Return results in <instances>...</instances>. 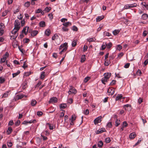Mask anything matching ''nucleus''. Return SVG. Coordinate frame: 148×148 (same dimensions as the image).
Listing matches in <instances>:
<instances>
[{
  "instance_id": "f257e3e1",
  "label": "nucleus",
  "mask_w": 148,
  "mask_h": 148,
  "mask_svg": "<svg viewBox=\"0 0 148 148\" xmlns=\"http://www.w3.org/2000/svg\"><path fill=\"white\" fill-rule=\"evenodd\" d=\"M111 75V73H106L104 74V77L102 78L101 82L102 83L105 84H106L105 82H107L108 80L110 78Z\"/></svg>"
},
{
  "instance_id": "f03ea898",
  "label": "nucleus",
  "mask_w": 148,
  "mask_h": 148,
  "mask_svg": "<svg viewBox=\"0 0 148 148\" xmlns=\"http://www.w3.org/2000/svg\"><path fill=\"white\" fill-rule=\"evenodd\" d=\"M102 118L101 116H100L96 118L94 121V122L95 125L97 124L98 123H100L101 121V119Z\"/></svg>"
},
{
  "instance_id": "7ed1b4c3",
  "label": "nucleus",
  "mask_w": 148,
  "mask_h": 148,
  "mask_svg": "<svg viewBox=\"0 0 148 148\" xmlns=\"http://www.w3.org/2000/svg\"><path fill=\"white\" fill-rule=\"evenodd\" d=\"M18 31L17 30H14V29H13L11 33L13 34V35L12 36L13 37V39H15L18 36V34L17 33Z\"/></svg>"
},
{
  "instance_id": "20e7f679",
  "label": "nucleus",
  "mask_w": 148,
  "mask_h": 148,
  "mask_svg": "<svg viewBox=\"0 0 148 148\" xmlns=\"http://www.w3.org/2000/svg\"><path fill=\"white\" fill-rule=\"evenodd\" d=\"M77 92L76 90L73 87H71V88H70L68 92L69 94H75Z\"/></svg>"
},
{
  "instance_id": "39448f33",
  "label": "nucleus",
  "mask_w": 148,
  "mask_h": 148,
  "mask_svg": "<svg viewBox=\"0 0 148 148\" xmlns=\"http://www.w3.org/2000/svg\"><path fill=\"white\" fill-rule=\"evenodd\" d=\"M68 46L67 45V43L66 42H65L63 44H62L59 47V49H64L65 48H66V50L67 49Z\"/></svg>"
},
{
  "instance_id": "423d86ee",
  "label": "nucleus",
  "mask_w": 148,
  "mask_h": 148,
  "mask_svg": "<svg viewBox=\"0 0 148 148\" xmlns=\"http://www.w3.org/2000/svg\"><path fill=\"white\" fill-rule=\"evenodd\" d=\"M58 102V99L56 97H53L50 99L49 102L50 103H56Z\"/></svg>"
},
{
  "instance_id": "0eeeda50",
  "label": "nucleus",
  "mask_w": 148,
  "mask_h": 148,
  "mask_svg": "<svg viewBox=\"0 0 148 148\" xmlns=\"http://www.w3.org/2000/svg\"><path fill=\"white\" fill-rule=\"evenodd\" d=\"M29 29V27L26 26L24 27L22 31V33H24L25 35L27 34Z\"/></svg>"
},
{
  "instance_id": "6e6552de",
  "label": "nucleus",
  "mask_w": 148,
  "mask_h": 148,
  "mask_svg": "<svg viewBox=\"0 0 148 148\" xmlns=\"http://www.w3.org/2000/svg\"><path fill=\"white\" fill-rule=\"evenodd\" d=\"M107 92L109 93V95H113L114 92V89L113 88H109L107 90Z\"/></svg>"
},
{
  "instance_id": "1a4fd4ad",
  "label": "nucleus",
  "mask_w": 148,
  "mask_h": 148,
  "mask_svg": "<svg viewBox=\"0 0 148 148\" xmlns=\"http://www.w3.org/2000/svg\"><path fill=\"white\" fill-rule=\"evenodd\" d=\"M106 131L105 129L104 128H102L99 129L97 130L96 133L97 134H101L103 132Z\"/></svg>"
},
{
  "instance_id": "9d476101",
  "label": "nucleus",
  "mask_w": 148,
  "mask_h": 148,
  "mask_svg": "<svg viewBox=\"0 0 148 148\" xmlns=\"http://www.w3.org/2000/svg\"><path fill=\"white\" fill-rule=\"evenodd\" d=\"M36 121V120L35 119H34L33 120H31L29 121H24L23 122L22 124L26 125H27L28 123H34V121Z\"/></svg>"
},
{
  "instance_id": "9b49d317",
  "label": "nucleus",
  "mask_w": 148,
  "mask_h": 148,
  "mask_svg": "<svg viewBox=\"0 0 148 148\" xmlns=\"http://www.w3.org/2000/svg\"><path fill=\"white\" fill-rule=\"evenodd\" d=\"M136 136V133L134 132H133L130 134L129 137L130 140H132L134 139Z\"/></svg>"
},
{
  "instance_id": "f8f14e48",
  "label": "nucleus",
  "mask_w": 148,
  "mask_h": 148,
  "mask_svg": "<svg viewBox=\"0 0 148 148\" xmlns=\"http://www.w3.org/2000/svg\"><path fill=\"white\" fill-rule=\"evenodd\" d=\"M141 18L144 20H146L148 18V15L146 13H144L142 16Z\"/></svg>"
},
{
  "instance_id": "ddd939ff",
  "label": "nucleus",
  "mask_w": 148,
  "mask_h": 148,
  "mask_svg": "<svg viewBox=\"0 0 148 148\" xmlns=\"http://www.w3.org/2000/svg\"><path fill=\"white\" fill-rule=\"evenodd\" d=\"M38 33V31L37 30H34L31 33V36L34 37L36 36Z\"/></svg>"
},
{
  "instance_id": "4468645a",
  "label": "nucleus",
  "mask_w": 148,
  "mask_h": 148,
  "mask_svg": "<svg viewBox=\"0 0 148 148\" xmlns=\"http://www.w3.org/2000/svg\"><path fill=\"white\" fill-rule=\"evenodd\" d=\"M120 31L121 29H115L113 31L112 33L114 36H116L120 32Z\"/></svg>"
},
{
  "instance_id": "2eb2a0df",
  "label": "nucleus",
  "mask_w": 148,
  "mask_h": 148,
  "mask_svg": "<svg viewBox=\"0 0 148 148\" xmlns=\"http://www.w3.org/2000/svg\"><path fill=\"white\" fill-rule=\"evenodd\" d=\"M51 33V30L49 29H47L45 32V34L47 36H49Z\"/></svg>"
},
{
  "instance_id": "dca6fc26",
  "label": "nucleus",
  "mask_w": 148,
  "mask_h": 148,
  "mask_svg": "<svg viewBox=\"0 0 148 148\" xmlns=\"http://www.w3.org/2000/svg\"><path fill=\"white\" fill-rule=\"evenodd\" d=\"M62 25L65 27H67L69 26H71V22H68L65 23H63Z\"/></svg>"
},
{
  "instance_id": "f3484780",
  "label": "nucleus",
  "mask_w": 148,
  "mask_h": 148,
  "mask_svg": "<svg viewBox=\"0 0 148 148\" xmlns=\"http://www.w3.org/2000/svg\"><path fill=\"white\" fill-rule=\"evenodd\" d=\"M39 25L40 27H44L46 26L45 23L44 21H41L39 23Z\"/></svg>"
},
{
  "instance_id": "a211bd4d",
  "label": "nucleus",
  "mask_w": 148,
  "mask_h": 148,
  "mask_svg": "<svg viewBox=\"0 0 148 148\" xmlns=\"http://www.w3.org/2000/svg\"><path fill=\"white\" fill-rule=\"evenodd\" d=\"M67 106V105L66 103H63L61 104L60 105V109H64Z\"/></svg>"
},
{
  "instance_id": "6ab92c4d",
  "label": "nucleus",
  "mask_w": 148,
  "mask_h": 148,
  "mask_svg": "<svg viewBox=\"0 0 148 148\" xmlns=\"http://www.w3.org/2000/svg\"><path fill=\"white\" fill-rule=\"evenodd\" d=\"M104 18L103 16H98L96 18V21L97 22H99L102 20Z\"/></svg>"
},
{
  "instance_id": "aec40b11",
  "label": "nucleus",
  "mask_w": 148,
  "mask_h": 148,
  "mask_svg": "<svg viewBox=\"0 0 148 148\" xmlns=\"http://www.w3.org/2000/svg\"><path fill=\"white\" fill-rule=\"evenodd\" d=\"M103 144V142L101 140L98 142L97 144V145L99 147L101 148L102 147Z\"/></svg>"
},
{
  "instance_id": "412c9836",
  "label": "nucleus",
  "mask_w": 148,
  "mask_h": 148,
  "mask_svg": "<svg viewBox=\"0 0 148 148\" xmlns=\"http://www.w3.org/2000/svg\"><path fill=\"white\" fill-rule=\"evenodd\" d=\"M37 103V101L35 100L32 99L31 101V104L33 106H35Z\"/></svg>"
},
{
  "instance_id": "4be33fe9",
  "label": "nucleus",
  "mask_w": 148,
  "mask_h": 148,
  "mask_svg": "<svg viewBox=\"0 0 148 148\" xmlns=\"http://www.w3.org/2000/svg\"><path fill=\"white\" fill-rule=\"evenodd\" d=\"M6 57H5V56H3L2 58L0 61V62L1 63H2L4 62H5L6 59Z\"/></svg>"
},
{
  "instance_id": "5701e85b",
  "label": "nucleus",
  "mask_w": 148,
  "mask_h": 148,
  "mask_svg": "<svg viewBox=\"0 0 148 148\" xmlns=\"http://www.w3.org/2000/svg\"><path fill=\"white\" fill-rule=\"evenodd\" d=\"M58 36L56 34H55L52 38V40H55L56 39H57L58 38Z\"/></svg>"
},
{
  "instance_id": "b1692460",
  "label": "nucleus",
  "mask_w": 148,
  "mask_h": 148,
  "mask_svg": "<svg viewBox=\"0 0 148 148\" xmlns=\"http://www.w3.org/2000/svg\"><path fill=\"white\" fill-rule=\"evenodd\" d=\"M5 28V26L4 24L2 23H0V30H3Z\"/></svg>"
},
{
  "instance_id": "393cba45",
  "label": "nucleus",
  "mask_w": 148,
  "mask_h": 148,
  "mask_svg": "<svg viewBox=\"0 0 148 148\" xmlns=\"http://www.w3.org/2000/svg\"><path fill=\"white\" fill-rule=\"evenodd\" d=\"M12 131V129L11 127H9L8 130L7 131L8 134H10Z\"/></svg>"
},
{
  "instance_id": "a878e982",
  "label": "nucleus",
  "mask_w": 148,
  "mask_h": 148,
  "mask_svg": "<svg viewBox=\"0 0 148 148\" xmlns=\"http://www.w3.org/2000/svg\"><path fill=\"white\" fill-rule=\"evenodd\" d=\"M27 82L26 81H25L24 82H23V83L22 84V88L23 89H24L26 88V86L27 85Z\"/></svg>"
},
{
  "instance_id": "bb28decb",
  "label": "nucleus",
  "mask_w": 148,
  "mask_h": 148,
  "mask_svg": "<svg viewBox=\"0 0 148 148\" xmlns=\"http://www.w3.org/2000/svg\"><path fill=\"white\" fill-rule=\"evenodd\" d=\"M86 59L85 56V55H83L82 56L81 62H83L85 61Z\"/></svg>"
},
{
  "instance_id": "cd10ccee",
  "label": "nucleus",
  "mask_w": 148,
  "mask_h": 148,
  "mask_svg": "<svg viewBox=\"0 0 148 148\" xmlns=\"http://www.w3.org/2000/svg\"><path fill=\"white\" fill-rule=\"evenodd\" d=\"M77 40H74L72 42L71 45L73 47H75L77 45Z\"/></svg>"
},
{
  "instance_id": "c85d7f7f",
  "label": "nucleus",
  "mask_w": 148,
  "mask_h": 148,
  "mask_svg": "<svg viewBox=\"0 0 148 148\" xmlns=\"http://www.w3.org/2000/svg\"><path fill=\"white\" fill-rule=\"evenodd\" d=\"M122 97V96L121 94L118 95L116 97L115 100L116 101L118 100L121 99Z\"/></svg>"
},
{
  "instance_id": "c756f323",
  "label": "nucleus",
  "mask_w": 148,
  "mask_h": 148,
  "mask_svg": "<svg viewBox=\"0 0 148 148\" xmlns=\"http://www.w3.org/2000/svg\"><path fill=\"white\" fill-rule=\"evenodd\" d=\"M5 80L3 77H0V83L2 84L5 81Z\"/></svg>"
},
{
  "instance_id": "7c9ffc66",
  "label": "nucleus",
  "mask_w": 148,
  "mask_h": 148,
  "mask_svg": "<svg viewBox=\"0 0 148 148\" xmlns=\"http://www.w3.org/2000/svg\"><path fill=\"white\" fill-rule=\"evenodd\" d=\"M23 97V95H18L16 96V99H21Z\"/></svg>"
},
{
  "instance_id": "2f4dec72",
  "label": "nucleus",
  "mask_w": 148,
  "mask_h": 148,
  "mask_svg": "<svg viewBox=\"0 0 148 148\" xmlns=\"http://www.w3.org/2000/svg\"><path fill=\"white\" fill-rule=\"evenodd\" d=\"M20 73V71L19 70L17 71V72L12 74L13 77H14L18 75Z\"/></svg>"
},
{
  "instance_id": "473e14b6",
  "label": "nucleus",
  "mask_w": 148,
  "mask_h": 148,
  "mask_svg": "<svg viewBox=\"0 0 148 148\" xmlns=\"http://www.w3.org/2000/svg\"><path fill=\"white\" fill-rule=\"evenodd\" d=\"M45 73L44 71H42L40 75V78L41 79H43L45 76Z\"/></svg>"
},
{
  "instance_id": "72a5a7b5",
  "label": "nucleus",
  "mask_w": 148,
  "mask_h": 148,
  "mask_svg": "<svg viewBox=\"0 0 148 148\" xmlns=\"http://www.w3.org/2000/svg\"><path fill=\"white\" fill-rule=\"evenodd\" d=\"M87 40L89 42L94 41L96 40L95 37L92 38L87 39Z\"/></svg>"
},
{
  "instance_id": "f704fd0d",
  "label": "nucleus",
  "mask_w": 148,
  "mask_h": 148,
  "mask_svg": "<svg viewBox=\"0 0 148 148\" xmlns=\"http://www.w3.org/2000/svg\"><path fill=\"white\" fill-rule=\"evenodd\" d=\"M9 10H6L3 12L2 13V16H5L8 14V12H9Z\"/></svg>"
},
{
  "instance_id": "c9c22d12",
  "label": "nucleus",
  "mask_w": 148,
  "mask_h": 148,
  "mask_svg": "<svg viewBox=\"0 0 148 148\" xmlns=\"http://www.w3.org/2000/svg\"><path fill=\"white\" fill-rule=\"evenodd\" d=\"M61 30L63 32H67L69 30V29L67 27H62Z\"/></svg>"
},
{
  "instance_id": "e433bc0d",
  "label": "nucleus",
  "mask_w": 148,
  "mask_h": 148,
  "mask_svg": "<svg viewBox=\"0 0 148 148\" xmlns=\"http://www.w3.org/2000/svg\"><path fill=\"white\" fill-rule=\"evenodd\" d=\"M20 29L19 25H14V30L18 31Z\"/></svg>"
},
{
  "instance_id": "4c0bfd02",
  "label": "nucleus",
  "mask_w": 148,
  "mask_h": 148,
  "mask_svg": "<svg viewBox=\"0 0 148 148\" xmlns=\"http://www.w3.org/2000/svg\"><path fill=\"white\" fill-rule=\"evenodd\" d=\"M47 125H48L49 128L50 130H53V126L52 125L50 124L49 123H47Z\"/></svg>"
},
{
  "instance_id": "58836bf2",
  "label": "nucleus",
  "mask_w": 148,
  "mask_h": 148,
  "mask_svg": "<svg viewBox=\"0 0 148 148\" xmlns=\"http://www.w3.org/2000/svg\"><path fill=\"white\" fill-rule=\"evenodd\" d=\"M106 43H104V42L103 44L101 46L102 49L104 50L106 48Z\"/></svg>"
},
{
  "instance_id": "ea45409f",
  "label": "nucleus",
  "mask_w": 148,
  "mask_h": 148,
  "mask_svg": "<svg viewBox=\"0 0 148 148\" xmlns=\"http://www.w3.org/2000/svg\"><path fill=\"white\" fill-rule=\"evenodd\" d=\"M103 34L104 35L108 36H110L111 35V34L109 32H107L106 31L104 32L103 33Z\"/></svg>"
},
{
  "instance_id": "a19ab883",
  "label": "nucleus",
  "mask_w": 148,
  "mask_h": 148,
  "mask_svg": "<svg viewBox=\"0 0 148 148\" xmlns=\"http://www.w3.org/2000/svg\"><path fill=\"white\" fill-rule=\"evenodd\" d=\"M10 91H8L6 92L5 93H4L2 97H8V93Z\"/></svg>"
},
{
  "instance_id": "79ce46f5",
  "label": "nucleus",
  "mask_w": 148,
  "mask_h": 148,
  "mask_svg": "<svg viewBox=\"0 0 148 148\" xmlns=\"http://www.w3.org/2000/svg\"><path fill=\"white\" fill-rule=\"evenodd\" d=\"M120 123V121L119 120H118V119H116V125H115L117 127L118 126Z\"/></svg>"
},
{
  "instance_id": "37998d69",
  "label": "nucleus",
  "mask_w": 148,
  "mask_h": 148,
  "mask_svg": "<svg viewBox=\"0 0 148 148\" xmlns=\"http://www.w3.org/2000/svg\"><path fill=\"white\" fill-rule=\"evenodd\" d=\"M106 45L107 48H110L112 46V43L111 42H110L108 44H106Z\"/></svg>"
},
{
  "instance_id": "c03bdc74",
  "label": "nucleus",
  "mask_w": 148,
  "mask_h": 148,
  "mask_svg": "<svg viewBox=\"0 0 148 148\" xmlns=\"http://www.w3.org/2000/svg\"><path fill=\"white\" fill-rule=\"evenodd\" d=\"M90 77H87L85 78L84 80V82L85 83L87 82L90 79Z\"/></svg>"
},
{
  "instance_id": "a18cd8bd",
  "label": "nucleus",
  "mask_w": 148,
  "mask_h": 148,
  "mask_svg": "<svg viewBox=\"0 0 148 148\" xmlns=\"http://www.w3.org/2000/svg\"><path fill=\"white\" fill-rule=\"evenodd\" d=\"M51 9V8L50 7H46L44 10L45 11H46L47 12H48Z\"/></svg>"
},
{
  "instance_id": "49530a36",
  "label": "nucleus",
  "mask_w": 148,
  "mask_h": 148,
  "mask_svg": "<svg viewBox=\"0 0 148 148\" xmlns=\"http://www.w3.org/2000/svg\"><path fill=\"white\" fill-rule=\"evenodd\" d=\"M129 5H130V8L135 7L137 6V4L135 3H134L133 4H129Z\"/></svg>"
},
{
  "instance_id": "de8ad7c7",
  "label": "nucleus",
  "mask_w": 148,
  "mask_h": 148,
  "mask_svg": "<svg viewBox=\"0 0 148 148\" xmlns=\"http://www.w3.org/2000/svg\"><path fill=\"white\" fill-rule=\"evenodd\" d=\"M30 5V3L29 1H27V2L25 3L24 4V6L26 7H28Z\"/></svg>"
},
{
  "instance_id": "09e8293b",
  "label": "nucleus",
  "mask_w": 148,
  "mask_h": 148,
  "mask_svg": "<svg viewBox=\"0 0 148 148\" xmlns=\"http://www.w3.org/2000/svg\"><path fill=\"white\" fill-rule=\"evenodd\" d=\"M105 141L106 143H108L110 142L111 140L110 138H107L105 139Z\"/></svg>"
},
{
  "instance_id": "8fccbe9b",
  "label": "nucleus",
  "mask_w": 148,
  "mask_h": 148,
  "mask_svg": "<svg viewBox=\"0 0 148 148\" xmlns=\"http://www.w3.org/2000/svg\"><path fill=\"white\" fill-rule=\"evenodd\" d=\"M75 115H73L72 116L71 119H70L71 121H73L75 120Z\"/></svg>"
},
{
  "instance_id": "3c124183",
  "label": "nucleus",
  "mask_w": 148,
  "mask_h": 148,
  "mask_svg": "<svg viewBox=\"0 0 148 148\" xmlns=\"http://www.w3.org/2000/svg\"><path fill=\"white\" fill-rule=\"evenodd\" d=\"M72 29L74 31H77L78 30L77 27L75 26H73L72 28Z\"/></svg>"
},
{
  "instance_id": "603ef678",
  "label": "nucleus",
  "mask_w": 148,
  "mask_h": 148,
  "mask_svg": "<svg viewBox=\"0 0 148 148\" xmlns=\"http://www.w3.org/2000/svg\"><path fill=\"white\" fill-rule=\"evenodd\" d=\"M110 63V62L109 61H108V60H107L105 62L104 64L106 66H108Z\"/></svg>"
},
{
  "instance_id": "864d4df0",
  "label": "nucleus",
  "mask_w": 148,
  "mask_h": 148,
  "mask_svg": "<svg viewBox=\"0 0 148 148\" xmlns=\"http://www.w3.org/2000/svg\"><path fill=\"white\" fill-rule=\"evenodd\" d=\"M116 82V80H113L110 83V85H114L115 84Z\"/></svg>"
},
{
  "instance_id": "5fc2aeb1",
  "label": "nucleus",
  "mask_w": 148,
  "mask_h": 148,
  "mask_svg": "<svg viewBox=\"0 0 148 148\" xmlns=\"http://www.w3.org/2000/svg\"><path fill=\"white\" fill-rule=\"evenodd\" d=\"M43 114L42 112L41 111H38L37 112V114L39 116H42Z\"/></svg>"
},
{
  "instance_id": "6e6d98bb",
  "label": "nucleus",
  "mask_w": 148,
  "mask_h": 148,
  "mask_svg": "<svg viewBox=\"0 0 148 148\" xmlns=\"http://www.w3.org/2000/svg\"><path fill=\"white\" fill-rule=\"evenodd\" d=\"M20 24V22L19 21V20H18L17 19L15 20L14 23V25H19Z\"/></svg>"
},
{
  "instance_id": "4d7b16f0",
  "label": "nucleus",
  "mask_w": 148,
  "mask_h": 148,
  "mask_svg": "<svg viewBox=\"0 0 148 148\" xmlns=\"http://www.w3.org/2000/svg\"><path fill=\"white\" fill-rule=\"evenodd\" d=\"M148 34V32L146 31H144L143 33V36L145 37L147 36Z\"/></svg>"
},
{
  "instance_id": "13d9d810",
  "label": "nucleus",
  "mask_w": 148,
  "mask_h": 148,
  "mask_svg": "<svg viewBox=\"0 0 148 148\" xmlns=\"http://www.w3.org/2000/svg\"><path fill=\"white\" fill-rule=\"evenodd\" d=\"M67 19L66 18H62L60 20V21L62 23H64L65 21H67Z\"/></svg>"
},
{
  "instance_id": "bf43d9fd",
  "label": "nucleus",
  "mask_w": 148,
  "mask_h": 148,
  "mask_svg": "<svg viewBox=\"0 0 148 148\" xmlns=\"http://www.w3.org/2000/svg\"><path fill=\"white\" fill-rule=\"evenodd\" d=\"M20 120H18L15 123V125L16 126L19 125L20 124Z\"/></svg>"
},
{
  "instance_id": "052dcab7",
  "label": "nucleus",
  "mask_w": 148,
  "mask_h": 148,
  "mask_svg": "<svg viewBox=\"0 0 148 148\" xmlns=\"http://www.w3.org/2000/svg\"><path fill=\"white\" fill-rule=\"evenodd\" d=\"M128 125V124L126 121H124L123 123V126L124 127H126Z\"/></svg>"
},
{
  "instance_id": "680f3d73",
  "label": "nucleus",
  "mask_w": 148,
  "mask_h": 148,
  "mask_svg": "<svg viewBox=\"0 0 148 148\" xmlns=\"http://www.w3.org/2000/svg\"><path fill=\"white\" fill-rule=\"evenodd\" d=\"M130 65V64L129 63H127L125 64L124 66V67L125 68H128L129 67Z\"/></svg>"
},
{
  "instance_id": "e2e57ef3",
  "label": "nucleus",
  "mask_w": 148,
  "mask_h": 148,
  "mask_svg": "<svg viewBox=\"0 0 148 148\" xmlns=\"http://www.w3.org/2000/svg\"><path fill=\"white\" fill-rule=\"evenodd\" d=\"M107 126L109 128L111 127L112 126V123L111 122H109L107 124Z\"/></svg>"
},
{
  "instance_id": "0e129e2a",
  "label": "nucleus",
  "mask_w": 148,
  "mask_h": 148,
  "mask_svg": "<svg viewBox=\"0 0 148 148\" xmlns=\"http://www.w3.org/2000/svg\"><path fill=\"white\" fill-rule=\"evenodd\" d=\"M85 114L86 115H88L89 113V111L88 109H86L84 112Z\"/></svg>"
},
{
  "instance_id": "69168bd1",
  "label": "nucleus",
  "mask_w": 148,
  "mask_h": 148,
  "mask_svg": "<svg viewBox=\"0 0 148 148\" xmlns=\"http://www.w3.org/2000/svg\"><path fill=\"white\" fill-rule=\"evenodd\" d=\"M124 8L125 9H128V8H130V5L129 4H127L125 5L124 6Z\"/></svg>"
},
{
  "instance_id": "338daca9",
  "label": "nucleus",
  "mask_w": 148,
  "mask_h": 148,
  "mask_svg": "<svg viewBox=\"0 0 148 148\" xmlns=\"http://www.w3.org/2000/svg\"><path fill=\"white\" fill-rule=\"evenodd\" d=\"M48 16L51 19L53 18V15L52 13H51L49 14L48 15Z\"/></svg>"
},
{
  "instance_id": "774afa93",
  "label": "nucleus",
  "mask_w": 148,
  "mask_h": 148,
  "mask_svg": "<svg viewBox=\"0 0 148 148\" xmlns=\"http://www.w3.org/2000/svg\"><path fill=\"white\" fill-rule=\"evenodd\" d=\"M144 3V7L148 10V5L145 2H142V4Z\"/></svg>"
}]
</instances>
